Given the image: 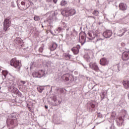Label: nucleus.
<instances>
[{
	"instance_id": "nucleus-1",
	"label": "nucleus",
	"mask_w": 129,
	"mask_h": 129,
	"mask_svg": "<svg viewBox=\"0 0 129 129\" xmlns=\"http://www.w3.org/2000/svg\"><path fill=\"white\" fill-rule=\"evenodd\" d=\"M7 84L8 86V90L10 92L13 93V94H15L18 96H21V95H22V94L19 89L15 87V85L14 84V82L13 81H9L7 82Z\"/></svg>"
},
{
	"instance_id": "nucleus-2",
	"label": "nucleus",
	"mask_w": 129,
	"mask_h": 129,
	"mask_svg": "<svg viewBox=\"0 0 129 129\" xmlns=\"http://www.w3.org/2000/svg\"><path fill=\"white\" fill-rule=\"evenodd\" d=\"M7 123L8 127H10L11 125L17 126V125L18 124V121L17 120V114L15 113H12L9 115L7 120Z\"/></svg>"
},
{
	"instance_id": "nucleus-3",
	"label": "nucleus",
	"mask_w": 129,
	"mask_h": 129,
	"mask_svg": "<svg viewBox=\"0 0 129 129\" xmlns=\"http://www.w3.org/2000/svg\"><path fill=\"white\" fill-rule=\"evenodd\" d=\"M67 34L66 35V42H70L72 40L71 36H74V35H77V31L75 30L74 27H69L66 29Z\"/></svg>"
},
{
	"instance_id": "nucleus-4",
	"label": "nucleus",
	"mask_w": 129,
	"mask_h": 129,
	"mask_svg": "<svg viewBox=\"0 0 129 129\" xmlns=\"http://www.w3.org/2000/svg\"><path fill=\"white\" fill-rule=\"evenodd\" d=\"M98 34H99V31L98 30H96L95 31H89L88 33V36H89L88 38L89 40H93V39H95L96 43L98 44V43H102V38H97V37L99 36Z\"/></svg>"
},
{
	"instance_id": "nucleus-5",
	"label": "nucleus",
	"mask_w": 129,
	"mask_h": 129,
	"mask_svg": "<svg viewBox=\"0 0 129 129\" xmlns=\"http://www.w3.org/2000/svg\"><path fill=\"white\" fill-rule=\"evenodd\" d=\"M21 2V5L22 7H20V5L17 4L18 8L20 11H26L31 7V5H34L31 0H23Z\"/></svg>"
},
{
	"instance_id": "nucleus-6",
	"label": "nucleus",
	"mask_w": 129,
	"mask_h": 129,
	"mask_svg": "<svg viewBox=\"0 0 129 129\" xmlns=\"http://www.w3.org/2000/svg\"><path fill=\"white\" fill-rule=\"evenodd\" d=\"M10 65L11 66H13V67L16 68V69H18V71H20V70H21V66H22V64L16 58H12L11 59L10 61Z\"/></svg>"
},
{
	"instance_id": "nucleus-7",
	"label": "nucleus",
	"mask_w": 129,
	"mask_h": 129,
	"mask_svg": "<svg viewBox=\"0 0 129 129\" xmlns=\"http://www.w3.org/2000/svg\"><path fill=\"white\" fill-rule=\"evenodd\" d=\"M12 25V20L11 19V16L7 18H6L4 21V30L5 32L8 31V29L11 27Z\"/></svg>"
},
{
	"instance_id": "nucleus-8",
	"label": "nucleus",
	"mask_w": 129,
	"mask_h": 129,
	"mask_svg": "<svg viewBox=\"0 0 129 129\" xmlns=\"http://www.w3.org/2000/svg\"><path fill=\"white\" fill-rule=\"evenodd\" d=\"M32 75L35 78H42V77L46 76V74L45 73V71L41 70L33 72Z\"/></svg>"
},
{
	"instance_id": "nucleus-9",
	"label": "nucleus",
	"mask_w": 129,
	"mask_h": 129,
	"mask_svg": "<svg viewBox=\"0 0 129 129\" xmlns=\"http://www.w3.org/2000/svg\"><path fill=\"white\" fill-rule=\"evenodd\" d=\"M61 80H63L66 81H71V82H73L74 81V77L70 74H66L61 77Z\"/></svg>"
},
{
	"instance_id": "nucleus-10",
	"label": "nucleus",
	"mask_w": 129,
	"mask_h": 129,
	"mask_svg": "<svg viewBox=\"0 0 129 129\" xmlns=\"http://www.w3.org/2000/svg\"><path fill=\"white\" fill-rule=\"evenodd\" d=\"M89 68L90 69H92L94 71H96V72H98L99 71V68L97 65V63L96 62H91L89 63Z\"/></svg>"
},
{
	"instance_id": "nucleus-11",
	"label": "nucleus",
	"mask_w": 129,
	"mask_h": 129,
	"mask_svg": "<svg viewBox=\"0 0 129 129\" xmlns=\"http://www.w3.org/2000/svg\"><path fill=\"white\" fill-rule=\"evenodd\" d=\"M79 42L81 43L82 46H83L86 42V37L85 33L80 34Z\"/></svg>"
},
{
	"instance_id": "nucleus-12",
	"label": "nucleus",
	"mask_w": 129,
	"mask_h": 129,
	"mask_svg": "<svg viewBox=\"0 0 129 129\" xmlns=\"http://www.w3.org/2000/svg\"><path fill=\"white\" fill-rule=\"evenodd\" d=\"M48 104L51 106H57L58 103H57V97L56 96H53L51 97V101H48Z\"/></svg>"
},
{
	"instance_id": "nucleus-13",
	"label": "nucleus",
	"mask_w": 129,
	"mask_h": 129,
	"mask_svg": "<svg viewBox=\"0 0 129 129\" xmlns=\"http://www.w3.org/2000/svg\"><path fill=\"white\" fill-rule=\"evenodd\" d=\"M103 36L104 38H110L112 36V31L109 30H106L103 33Z\"/></svg>"
},
{
	"instance_id": "nucleus-14",
	"label": "nucleus",
	"mask_w": 129,
	"mask_h": 129,
	"mask_svg": "<svg viewBox=\"0 0 129 129\" xmlns=\"http://www.w3.org/2000/svg\"><path fill=\"white\" fill-rule=\"evenodd\" d=\"M127 28H122V29H120L118 31L117 33V36H118V37H122V36L124 35V33H125V32H127Z\"/></svg>"
},
{
	"instance_id": "nucleus-15",
	"label": "nucleus",
	"mask_w": 129,
	"mask_h": 129,
	"mask_svg": "<svg viewBox=\"0 0 129 129\" xmlns=\"http://www.w3.org/2000/svg\"><path fill=\"white\" fill-rule=\"evenodd\" d=\"M122 59L123 61H127L129 59V51H124L122 54Z\"/></svg>"
},
{
	"instance_id": "nucleus-16",
	"label": "nucleus",
	"mask_w": 129,
	"mask_h": 129,
	"mask_svg": "<svg viewBox=\"0 0 129 129\" xmlns=\"http://www.w3.org/2000/svg\"><path fill=\"white\" fill-rule=\"evenodd\" d=\"M67 11H68V16H74L76 14V11L75 9H71L70 8H67Z\"/></svg>"
},
{
	"instance_id": "nucleus-17",
	"label": "nucleus",
	"mask_w": 129,
	"mask_h": 129,
	"mask_svg": "<svg viewBox=\"0 0 129 129\" xmlns=\"http://www.w3.org/2000/svg\"><path fill=\"white\" fill-rule=\"evenodd\" d=\"M80 48V46L79 45H77L76 47H74L72 48V51L74 53V55H77L79 54Z\"/></svg>"
},
{
	"instance_id": "nucleus-18",
	"label": "nucleus",
	"mask_w": 129,
	"mask_h": 129,
	"mask_svg": "<svg viewBox=\"0 0 129 129\" xmlns=\"http://www.w3.org/2000/svg\"><path fill=\"white\" fill-rule=\"evenodd\" d=\"M100 64L102 66H106V65L108 64V60L104 57L102 58L100 60Z\"/></svg>"
},
{
	"instance_id": "nucleus-19",
	"label": "nucleus",
	"mask_w": 129,
	"mask_h": 129,
	"mask_svg": "<svg viewBox=\"0 0 129 129\" xmlns=\"http://www.w3.org/2000/svg\"><path fill=\"white\" fill-rule=\"evenodd\" d=\"M116 122L118 126H120L121 125H122V122H123V119L122 118V117H119L118 118H117L116 119Z\"/></svg>"
},
{
	"instance_id": "nucleus-20",
	"label": "nucleus",
	"mask_w": 129,
	"mask_h": 129,
	"mask_svg": "<svg viewBox=\"0 0 129 129\" xmlns=\"http://www.w3.org/2000/svg\"><path fill=\"white\" fill-rule=\"evenodd\" d=\"M119 8L121 11H125L127 9V6L124 3H120L119 5Z\"/></svg>"
},
{
	"instance_id": "nucleus-21",
	"label": "nucleus",
	"mask_w": 129,
	"mask_h": 129,
	"mask_svg": "<svg viewBox=\"0 0 129 129\" xmlns=\"http://www.w3.org/2000/svg\"><path fill=\"white\" fill-rule=\"evenodd\" d=\"M14 42L16 44H17V45H20V46L23 45V40H22L20 37H17L14 40Z\"/></svg>"
},
{
	"instance_id": "nucleus-22",
	"label": "nucleus",
	"mask_w": 129,
	"mask_h": 129,
	"mask_svg": "<svg viewBox=\"0 0 129 129\" xmlns=\"http://www.w3.org/2000/svg\"><path fill=\"white\" fill-rule=\"evenodd\" d=\"M87 105L89 108H94L95 107V102L94 101L89 102L87 103Z\"/></svg>"
},
{
	"instance_id": "nucleus-23",
	"label": "nucleus",
	"mask_w": 129,
	"mask_h": 129,
	"mask_svg": "<svg viewBox=\"0 0 129 129\" xmlns=\"http://www.w3.org/2000/svg\"><path fill=\"white\" fill-rule=\"evenodd\" d=\"M58 47V44L57 43L53 42L51 46L50 47V51H54V50H56V48Z\"/></svg>"
},
{
	"instance_id": "nucleus-24",
	"label": "nucleus",
	"mask_w": 129,
	"mask_h": 129,
	"mask_svg": "<svg viewBox=\"0 0 129 129\" xmlns=\"http://www.w3.org/2000/svg\"><path fill=\"white\" fill-rule=\"evenodd\" d=\"M123 85L125 89H129V81H124Z\"/></svg>"
},
{
	"instance_id": "nucleus-25",
	"label": "nucleus",
	"mask_w": 129,
	"mask_h": 129,
	"mask_svg": "<svg viewBox=\"0 0 129 129\" xmlns=\"http://www.w3.org/2000/svg\"><path fill=\"white\" fill-rule=\"evenodd\" d=\"M63 57L66 60H70L72 58V55L69 53H65L63 55Z\"/></svg>"
},
{
	"instance_id": "nucleus-26",
	"label": "nucleus",
	"mask_w": 129,
	"mask_h": 129,
	"mask_svg": "<svg viewBox=\"0 0 129 129\" xmlns=\"http://www.w3.org/2000/svg\"><path fill=\"white\" fill-rule=\"evenodd\" d=\"M105 95H106V92L105 91H102L100 93L101 100H103L105 98Z\"/></svg>"
},
{
	"instance_id": "nucleus-27",
	"label": "nucleus",
	"mask_w": 129,
	"mask_h": 129,
	"mask_svg": "<svg viewBox=\"0 0 129 129\" xmlns=\"http://www.w3.org/2000/svg\"><path fill=\"white\" fill-rule=\"evenodd\" d=\"M115 116H116V114L115 113V112H112V113L111 114V117H110V121H114V119H115Z\"/></svg>"
},
{
	"instance_id": "nucleus-28",
	"label": "nucleus",
	"mask_w": 129,
	"mask_h": 129,
	"mask_svg": "<svg viewBox=\"0 0 129 129\" xmlns=\"http://www.w3.org/2000/svg\"><path fill=\"white\" fill-rule=\"evenodd\" d=\"M61 15L63 16L64 17H68V12L67 11V8H66L64 10H62L61 11Z\"/></svg>"
},
{
	"instance_id": "nucleus-29",
	"label": "nucleus",
	"mask_w": 129,
	"mask_h": 129,
	"mask_svg": "<svg viewBox=\"0 0 129 129\" xmlns=\"http://www.w3.org/2000/svg\"><path fill=\"white\" fill-rule=\"evenodd\" d=\"M46 67L48 68V69H51L53 67V63H52L51 61H48L46 62Z\"/></svg>"
},
{
	"instance_id": "nucleus-30",
	"label": "nucleus",
	"mask_w": 129,
	"mask_h": 129,
	"mask_svg": "<svg viewBox=\"0 0 129 129\" xmlns=\"http://www.w3.org/2000/svg\"><path fill=\"white\" fill-rule=\"evenodd\" d=\"M45 89V87L44 86H38L37 87V90L38 92H40V93H42L43 92V91Z\"/></svg>"
},
{
	"instance_id": "nucleus-31",
	"label": "nucleus",
	"mask_w": 129,
	"mask_h": 129,
	"mask_svg": "<svg viewBox=\"0 0 129 129\" xmlns=\"http://www.w3.org/2000/svg\"><path fill=\"white\" fill-rule=\"evenodd\" d=\"M63 27H58L57 28V31L58 32V33H61V32H62V31H63V30H64V28H66V24L63 23Z\"/></svg>"
},
{
	"instance_id": "nucleus-32",
	"label": "nucleus",
	"mask_w": 129,
	"mask_h": 129,
	"mask_svg": "<svg viewBox=\"0 0 129 129\" xmlns=\"http://www.w3.org/2000/svg\"><path fill=\"white\" fill-rule=\"evenodd\" d=\"M84 59H85L87 62H90V57L88 56V55L86 54L84 56Z\"/></svg>"
},
{
	"instance_id": "nucleus-33",
	"label": "nucleus",
	"mask_w": 129,
	"mask_h": 129,
	"mask_svg": "<svg viewBox=\"0 0 129 129\" xmlns=\"http://www.w3.org/2000/svg\"><path fill=\"white\" fill-rule=\"evenodd\" d=\"M51 14L53 15L52 16V19H54V18H55V16L58 15V13L57 12V11H55L54 12H52Z\"/></svg>"
},
{
	"instance_id": "nucleus-34",
	"label": "nucleus",
	"mask_w": 129,
	"mask_h": 129,
	"mask_svg": "<svg viewBox=\"0 0 129 129\" xmlns=\"http://www.w3.org/2000/svg\"><path fill=\"white\" fill-rule=\"evenodd\" d=\"M123 118L125 120L129 119L128 114L126 113V112H125V114L123 115Z\"/></svg>"
},
{
	"instance_id": "nucleus-35",
	"label": "nucleus",
	"mask_w": 129,
	"mask_h": 129,
	"mask_svg": "<svg viewBox=\"0 0 129 129\" xmlns=\"http://www.w3.org/2000/svg\"><path fill=\"white\" fill-rule=\"evenodd\" d=\"M60 5L62 6V7H64V6H66V5H67V2L65 1H62L60 3Z\"/></svg>"
},
{
	"instance_id": "nucleus-36",
	"label": "nucleus",
	"mask_w": 129,
	"mask_h": 129,
	"mask_svg": "<svg viewBox=\"0 0 129 129\" xmlns=\"http://www.w3.org/2000/svg\"><path fill=\"white\" fill-rule=\"evenodd\" d=\"M109 128L110 129H115V126H114V124H110L109 125Z\"/></svg>"
},
{
	"instance_id": "nucleus-37",
	"label": "nucleus",
	"mask_w": 129,
	"mask_h": 129,
	"mask_svg": "<svg viewBox=\"0 0 129 129\" xmlns=\"http://www.w3.org/2000/svg\"><path fill=\"white\" fill-rule=\"evenodd\" d=\"M93 15H94L95 16H97L98 14H99V12L97 10H95L93 12Z\"/></svg>"
},
{
	"instance_id": "nucleus-38",
	"label": "nucleus",
	"mask_w": 129,
	"mask_h": 129,
	"mask_svg": "<svg viewBox=\"0 0 129 129\" xmlns=\"http://www.w3.org/2000/svg\"><path fill=\"white\" fill-rule=\"evenodd\" d=\"M97 116L99 118H102V117H103V115L100 112L97 113Z\"/></svg>"
},
{
	"instance_id": "nucleus-39",
	"label": "nucleus",
	"mask_w": 129,
	"mask_h": 129,
	"mask_svg": "<svg viewBox=\"0 0 129 129\" xmlns=\"http://www.w3.org/2000/svg\"><path fill=\"white\" fill-rule=\"evenodd\" d=\"M34 21H40V20H41L40 17L39 16H36L34 17Z\"/></svg>"
},
{
	"instance_id": "nucleus-40",
	"label": "nucleus",
	"mask_w": 129,
	"mask_h": 129,
	"mask_svg": "<svg viewBox=\"0 0 129 129\" xmlns=\"http://www.w3.org/2000/svg\"><path fill=\"white\" fill-rule=\"evenodd\" d=\"M56 90L57 91H59L61 93H63V92H64V89H57Z\"/></svg>"
},
{
	"instance_id": "nucleus-41",
	"label": "nucleus",
	"mask_w": 129,
	"mask_h": 129,
	"mask_svg": "<svg viewBox=\"0 0 129 129\" xmlns=\"http://www.w3.org/2000/svg\"><path fill=\"white\" fill-rule=\"evenodd\" d=\"M20 83L21 85H25V84H26V81H20Z\"/></svg>"
},
{
	"instance_id": "nucleus-42",
	"label": "nucleus",
	"mask_w": 129,
	"mask_h": 129,
	"mask_svg": "<svg viewBox=\"0 0 129 129\" xmlns=\"http://www.w3.org/2000/svg\"><path fill=\"white\" fill-rule=\"evenodd\" d=\"M39 52H40V53H42L43 52V47H41L39 50H38Z\"/></svg>"
},
{
	"instance_id": "nucleus-43",
	"label": "nucleus",
	"mask_w": 129,
	"mask_h": 129,
	"mask_svg": "<svg viewBox=\"0 0 129 129\" xmlns=\"http://www.w3.org/2000/svg\"><path fill=\"white\" fill-rule=\"evenodd\" d=\"M11 6L12 8H15V3H14V2H12L11 3Z\"/></svg>"
},
{
	"instance_id": "nucleus-44",
	"label": "nucleus",
	"mask_w": 129,
	"mask_h": 129,
	"mask_svg": "<svg viewBox=\"0 0 129 129\" xmlns=\"http://www.w3.org/2000/svg\"><path fill=\"white\" fill-rule=\"evenodd\" d=\"M117 68L118 69V72H119V66L118 64H117Z\"/></svg>"
},
{
	"instance_id": "nucleus-45",
	"label": "nucleus",
	"mask_w": 129,
	"mask_h": 129,
	"mask_svg": "<svg viewBox=\"0 0 129 129\" xmlns=\"http://www.w3.org/2000/svg\"><path fill=\"white\" fill-rule=\"evenodd\" d=\"M3 75H4L5 77H6L7 76V75H8V72H6V74H3Z\"/></svg>"
},
{
	"instance_id": "nucleus-46",
	"label": "nucleus",
	"mask_w": 129,
	"mask_h": 129,
	"mask_svg": "<svg viewBox=\"0 0 129 129\" xmlns=\"http://www.w3.org/2000/svg\"><path fill=\"white\" fill-rule=\"evenodd\" d=\"M89 18H92V19H95V17H94V16H89Z\"/></svg>"
},
{
	"instance_id": "nucleus-47",
	"label": "nucleus",
	"mask_w": 129,
	"mask_h": 129,
	"mask_svg": "<svg viewBox=\"0 0 129 129\" xmlns=\"http://www.w3.org/2000/svg\"><path fill=\"white\" fill-rule=\"evenodd\" d=\"M44 107H45V109H48V106L45 105Z\"/></svg>"
},
{
	"instance_id": "nucleus-48",
	"label": "nucleus",
	"mask_w": 129,
	"mask_h": 129,
	"mask_svg": "<svg viewBox=\"0 0 129 129\" xmlns=\"http://www.w3.org/2000/svg\"><path fill=\"white\" fill-rule=\"evenodd\" d=\"M121 45H122V46H125V43H121Z\"/></svg>"
},
{
	"instance_id": "nucleus-49",
	"label": "nucleus",
	"mask_w": 129,
	"mask_h": 129,
	"mask_svg": "<svg viewBox=\"0 0 129 129\" xmlns=\"http://www.w3.org/2000/svg\"><path fill=\"white\" fill-rule=\"evenodd\" d=\"M54 4H56L57 3V0H53Z\"/></svg>"
},
{
	"instance_id": "nucleus-50",
	"label": "nucleus",
	"mask_w": 129,
	"mask_h": 129,
	"mask_svg": "<svg viewBox=\"0 0 129 129\" xmlns=\"http://www.w3.org/2000/svg\"><path fill=\"white\" fill-rule=\"evenodd\" d=\"M126 65H128V64H129V61H128V62H126Z\"/></svg>"
},
{
	"instance_id": "nucleus-51",
	"label": "nucleus",
	"mask_w": 129,
	"mask_h": 129,
	"mask_svg": "<svg viewBox=\"0 0 129 129\" xmlns=\"http://www.w3.org/2000/svg\"><path fill=\"white\" fill-rule=\"evenodd\" d=\"M94 127H95V126H94L93 128H92V129H94Z\"/></svg>"
},
{
	"instance_id": "nucleus-52",
	"label": "nucleus",
	"mask_w": 129,
	"mask_h": 129,
	"mask_svg": "<svg viewBox=\"0 0 129 129\" xmlns=\"http://www.w3.org/2000/svg\"><path fill=\"white\" fill-rule=\"evenodd\" d=\"M9 129H11V128H9Z\"/></svg>"
}]
</instances>
